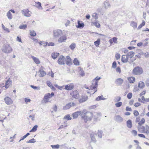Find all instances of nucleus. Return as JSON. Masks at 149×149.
I'll return each instance as SVG.
<instances>
[{
    "instance_id": "obj_33",
    "label": "nucleus",
    "mask_w": 149,
    "mask_h": 149,
    "mask_svg": "<svg viewBox=\"0 0 149 149\" xmlns=\"http://www.w3.org/2000/svg\"><path fill=\"white\" fill-rule=\"evenodd\" d=\"M36 3L37 4L36 7L39 9L42 10L43 8L41 6V4L40 2L38 1L36 2Z\"/></svg>"
},
{
    "instance_id": "obj_47",
    "label": "nucleus",
    "mask_w": 149,
    "mask_h": 149,
    "mask_svg": "<svg viewBox=\"0 0 149 149\" xmlns=\"http://www.w3.org/2000/svg\"><path fill=\"white\" fill-rule=\"evenodd\" d=\"M75 46L76 45L75 43H73L70 45V47L72 50H73L75 48Z\"/></svg>"
},
{
    "instance_id": "obj_6",
    "label": "nucleus",
    "mask_w": 149,
    "mask_h": 149,
    "mask_svg": "<svg viewBox=\"0 0 149 149\" xmlns=\"http://www.w3.org/2000/svg\"><path fill=\"white\" fill-rule=\"evenodd\" d=\"M53 37L55 38H58L63 34L62 30L60 29H56L53 31Z\"/></svg>"
},
{
    "instance_id": "obj_31",
    "label": "nucleus",
    "mask_w": 149,
    "mask_h": 149,
    "mask_svg": "<svg viewBox=\"0 0 149 149\" xmlns=\"http://www.w3.org/2000/svg\"><path fill=\"white\" fill-rule=\"evenodd\" d=\"M92 25H93L98 28H100V24L97 22V21H95L94 22H92Z\"/></svg>"
},
{
    "instance_id": "obj_3",
    "label": "nucleus",
    "mask_w": 149,
    "mask_h": 149,
    "mask_svg": "<svg viewBox=\"0 0 149 149\" xmlns=\"http://www.w3.org/2000/svg\"><path fill=\"white\" fill-rule=\"evenodd\" d=\"M2 52L6 53H10L13 51V49L9 45L5 44L4 45L1 49Z\"/></svg>"
},
{
    "instance_id": "obj_16",
    "label": "nucleus",
    "mask_w": 149,
    "mask_h": 149,
    "mask_svg": "<svg viewBox=\"0 0 149 149\" xmlns=\"http://www.w3.org/2000/svg\"><path fill=\"white\" fill-rule=\"evenodd\" d=\"M82 111H77L73 113L72 114V116L73 118H76L78 117L79 115L81 116V115H82Z\"/></svg>"
},
{
    "instance_id": "obj_21",
    "label": "nucleus",
    "mask_w": 149,
    "mask_h": 149,
    "mask_svg": "<svg viewBox=\"0 0 149 149\" xmlns=\"http://www.w3.org/2000/svg\"><path fill=\"white\" fill-rule=\"evenodd\" d=\"M42 68V67H41L39 70V72L40 73L39 76L41 77H44L46 74V72L43 70Z\"/></svg>"
},
{
    "instance_id": "obj_25",
    "label": "nucleus",
    "mask_w": 149,
    "mask_h": 149,
    "mask_svg": "<svg viewBox=\"0 0 149 149\" xmlns=\"http://www.w3.org/2000/svg\"><path fill=\"white\" fill-rule=\"evenodd\" d=\"M130 25L134 29H135L137 27V22L134 21H132L130 23Z\"/></svg>"
},
{
    "instance_id": "obj_58",
    "label": "nucleus",
    "mask_w": 149,
    "mask_h": 149,
    "mask_svg": "<svg viewBox=\"0 0 149 149\" xmlns=\"http://www.w3.org/2000/svg\"><path fill=\"white\" fill-rule=\"evenodd\" d=\"M131 133L134 136H136L137 134V131L135 130H132L131 131Z\"/></svg>"
},
{
    "instance_id": "obj_44",
    "label": "nucleus",
    "mask_w": 149,
    "mask_h": 149,
    "mask_svg": "<svg viewBox=\"0 0 149 149\" xmlns=\"http://www.w3.org/2000/svg\"><path fill=\"white\" fill-rule=\"evenodd\" d=\"M122 102H119L115 103V105L117 107H119L122 105Z\"/></svg>"
},
{
    "instance_id": "obj_20",
    "label": "nucleus",
    "mask_w": 149,
    "mask_h": 149,
    "mask_svg": "<svg viewBox=\"0 0 149 149\" xmlns=\"http://www.w3.org/2000/svg\"><path fill=\"white\" fill-rule=\"evenodd\" d=\"M129 58L127 55H123L121 57V61L124 63H127L128 62Z\"/></svg>"
},
{
    "instance_id": "obj_60",
    "label": "nucleus",
    "mask_w": 149,
    "mask_h": 149,
    "mask_svg": "<svg viewBox=\"0 0 149 149\" xmlns=\"http://www.w3.org/2000/svg\"><path fill=\"white\" fill-rule=\"evenodd\" d=\"M94 89H92L91 88V86L90 87V89H89V91L88 92H87L88 93H92V94H94V93H93L94 92Z\"/></svg>"
},
{
    "instance_id": "obj_50",
    "label": "nucleus",
    "mask_w": 149,
    "mask_h": 149,
    "mask_svg": "<svg viewBox=\"0 0 149 149\" xmlns=\"http://www.w3.org/2000/svg\"><path fill=\"white\" fill-rule=\"evenodd\" d=\"M64 119L69 120H71L72 119V118H71L69 114H67L64 117Z\"/></svg>"
},
{
    "instance_id": "obj_51",
    "label": "nucleus",
    "mask_w": 149,
    "mask_h": 149,
    "mask_svg": "<svg viewBox=\"0 0 149 149\" xmlns=\"http://www.w3.org/2000/svg\"><path fill=\"white\" fill-rule=\"evenodd\" d=\"M141 55L145 56L146 57H149V54L148 52L145 53L142 52L141 53Z\"/></svg>"
},
{
    "instance_id": "obj_40",
    "label": "nucleus",
    "mask_w": 149,
    "mask_h": 149,
    "mask_svg": "<svg viewBox=\"0 0 149 149\" xmlns=\"http://www.w3.org/2000/svg\"><path fill=\"white\" fill-rule=\"evenodd\" d=\"M121 97L120 96H117L115 97L114 100L116 102H119L121 100Z\"/></svg>"
},
{
    "instance_id": "obj_61",
    "label": "nucleus",
    "mask_w": 149,
    "mask_h": 149,
    "mask_svg": "<svg viewBox=\"0 0 149 149\" xmlns=\"http://www.w3.org/2000/svg\"><path fill=\"white\" fill-rule=\"evenodd\" d=\"M35 139L33 138L28 141L26 142L27 143H34L35 142Z\"/></svg>"
},
{
    "instance_id": "obj_29",
    "label": "nucleus",
    "mask_w": 149,
    "mask_h": 149,
    "mask_svg": "<svg viewBox=\"0 0 149 149\" xmlns=\"http://www.w3.org/2000/svg\"><path fill=\"white\" fill-rule=\"evenodd\" d=\"M134 54V52L132 51H131L128 52L127 54V56L129 58H132L133 57Z\"/></svg>"
},
{
    "instance_id": "obj_28",
    "label": "nucleus",
    "mask_w": 149,
    "mask_h": 149,
    "mask_svg": "<svg viewBox=\"0 0 149 149\" xmlns=\"http://www.w3.org/2000/svg\"><path fill=\"white\" fill-rule=\"evenodd\" d=\"M138 130L139 132L143 133L145 132V127L144 126H140L138 127Z\"/></svg>"
},
{
    "instance_id": "obj_34",
    "label": "nucleus",
    "mask_w": 149,
    "mask_h": 149,
    "mask_svg": "<svg viewBox=\"0 0 149 149\" xmlns=\"http://www.w3.org/2000/svg\"><path fill=\"white\" fill-rule=\"evenodd\" d=\"M145 86V84L144 83L141 81H140L138 84V87L139 88H144Z\"/></svg>"
},
{
    "instance_id": "obj_14",
    "label": "nucleus",
    "mask_w": 149,
    "mask_h": 149,
    "mask_svg": "<svg viewBox=\"0 0 149 149\" xmlns=\"http://www.w3.org/2000/svg\"><path fill=\"white\" fill-rule=\"evenodd\" d=\"M96 136V133L94 132H92L90 133V136L91 141L93 142L96 141L95 136Z\"/></svg>"
},
{
    "instance_id": "obj_24",
    "label": "nucleus",
    "mask_w": 149,
    "mask_h": 149,
    "mask_svg": "<svg viewBox=\"0 0 149 149\" xmlns=\"http://www.w3.org/2000/svg\"><path fill=\"white\" fill-rule=\"evenodd\" d=\"M31 58L37 64H39L40 63V61L38 58L36 57L33 56H31Z\"/></svg>"
},
{
    "instance_id": "obj_52",
    "label": "nucleus",
    "mask_w": 149,
    "mask_h": 149,
    "mask_svg": "<svg viewBox=\"0 0 149 149\" xmlns=\"http://www.w3.org/2000/svg\"><path fill=\"white\" fill-rule=\"evenodd\" d=\"M145 122V120L144 118H142L138 124L140 125H141L143 124Z\"/></svg>"
},
{
    "instance_id": "obj_32",
    "label": "nucleus",
    "mask_w": 149,
    "mask_h": 149,
    "mask_svg": "<svg viewBox=\"0 0 149 149\" xmlns=\"http://www.w3.org/2000/svg\"><path fill=\"white\" fill-rule=\"evenodd\" d=\"M59 54L57 52H54L52 54V57L54 59H56L58 56Z\"/></svg>"
},
{
    "instance_id": "obj_23",
    "label": "nucleus",
    "mask_w": 149,
    "mask_h": 149,
    "mask_svg": "<svg viewBox=\"0 0 149 149\" xmlns=\"http://www.w3.org/2000/svg\"><path fill=\"white\" fill-rule=\"evenodd\" d=\"M66 63L67 65H70L71 64V59L70 57L69 56H66L65 58Z\"/></svg>"
},
{
    "instance_id": "obj_45",
    "label": "nucleus",
    "mask_w": 149,
    "mask_h": 149,
    "mask_svg": "<svg viewBox=\"0 0 149 149\" xmlns=\"http://www.w3.org/2000/svg\"><path fill=\"white\" fill-rule=\"evenodd\" d=\"M145 22L144 21H143L142 23L138 26L137 29H140L142 26H144L145 24Z\"/></svg>"
},
{
    "instance_id": "obj_64",
    "label": "nucleus",
    "mask_w": 149,
    "mask_h": 149,
    "mask_svg": "<svg viewBox=\"0 0 149 149\" xmlns=\"http://www.w3.org/2000/svg\"><path fill=\"white\" fill-rule=\"evenodd\" d=\"M132 93H129L127 94V97L128 99H130L132 98Z\"/></svg>"
},
{
    "instance_id": "obj_37",
    "label": "nucleus",
    "mask_w": 149,
    "mask_h": 149,
    "mask_svg": "<svg viewBox=\"0 0 149 149\" xmlns=\"http://www.w3.org/2000/svg\"><path fill=\"white\" fill-rule=\"evenodd\" d=\"M73 62L74 65H79V61L76 58H75L74 59Z\"/></svg>"
},
{
    "instance_id": "obj_36",
    "label": "nucleus",
    "mask_w": 149,
    "mask_h": 149,
    "mask_svg": "<svg viewBox=\"0 0 149 149\" xmlns=\"http://www.w3.org/2000/svg\"><path fill=\"white\" fill-rule=\"evenodd\" d=\"M7 16L8 19L10 20L12 19L13 18L11 13L9 11L7 13Z\"/></svg>"
},
{
    "instance_id": "obj_55",
    "label": "nucleus",
    "mask_w": 149,
    "mask_h": 149,
    "mask_svg": "<svg viewBox=\"0 0 149 149\" xmlns=\"http://www.w3.org/2000/svg\"><path fill=\"white\" fill-rule=\"evenodd\" d=\"M53 148H57L58 149L59 147V145L58 144H57L56 145H52L51 146Z\"/></svg>"
},
{
    "instance_id": "obj_1",
    "label": "nucleus",
    "mask_w": 149,
    "mask_h": 149,
    "mask_svg": "<svg viewBox=\"0 0 149 149\" xmlns=\"http://www.w3.org/2000/svg\"><path fill=\"white\" fill-rule=\"evenodd\" d=\"M82 113L81 117L85 123L91 120L93 116V113L91 112L86 111V110L84 109L82 111Z\"/></svg>"
},
{
    "instance_id": "obj_30",
    "label": "nucleus",
    "mask_w": 149,
    "mask_h": 149,
    "mask_svg": "<svg viewBox=\"0 0 149 149\" xmlns=\"http://www.w3.org/2000/svg\"><path fill=\"white\" fill-rule=\"evenodd\" d=\"M127 126L129 128H131L132 127V120H128L127 122Z\"/></svg>"
},
{
    "instance_id": "obj_2",
    "label": "nucleus",
    "mask_w": 149,
    "mask_h": 149,
    "mask_svg": "<svg viewBox=\"0 0 149 149\" xmlns=\"http://www.w3.org/2000/svg\"><path fill=\"white\" fill-rule=\"evenodd\" d=\"M101 79L100 77H97L92 81V85L91 86V88L94 90L93 93H95L97 91V88L98 86V81Z\"/></svg>"
},
{
    "instance_id": "obj_9",
    "label": "nucleus",
    "mask_w": 149,
    "mask_h": 149,
    "mask_svg": "<svg viewBox=\"0 0 149 149\" xmlns=\"http://www.w3.org/2000/svg\"><path fill=\"white\" fill-rule=\"evenodd\" d=\"M75 104L74 102H70L67 104L65 106H63V110H66L69 109L71 107L74 106L75 105Z\"/></svg>"
},
{
    "instance_id": "obj_5",
    "label": "nucleus",
    "mask_w": 149,
    "mask_h": 149,
    "mask_svg": "<svg viewBox=\"0 0 149 149\" xmlns=\"http://www.w3.org/2000/svg\"><path fill=\"white\" fill-rule=\"evenodd\" d=\"M133 73L135 75H140L142 74L143 72L142 68L139 66L135 67L133 70Z\"/></svg>"
},
{
    "instance_id": "obj_13",
    "label": "nucleus",
    "mask_w": 149,
    "mask_h": 149,
    "mask_svg": "<svg viewBox=\"0 0 149 149\" xmlns=\"http://www.w3.org/2000/svg\"><path fill=\"white\" fill-rule=\"evenodd\" d=\"M74 87V85L73 83H71L65 85L64 89L67 90H72Z\"/></svg>"
},
{
    "instance_id": "obj_11",
    "label": "nucleus",
    "mask_w": 149,
    "mask_h": 149,
    "mask_svg": "<svg viewBox=\"0 0 149 149\" xmlns=\"http://www.w3.org/2000/svg\"><path fill=\"white\" fill-rule=\"evenodd\" d=\"M65 57L63 56H60L58 58V63L59 65H64L65 64Z\"/></svg>"
},
{
    "instance_id": "obj_46",
    "label": "nucleus",
    "mask_w": 149,
    "mask_h": 149,
    "mask_svg": "<svg viewBox=\"0 0 149 149\" xmlns=\"http://www.w3.org/2000/svg\"><path fill=\"white\" fill-rule=\"evenodd\" d=\"M145 132H144L148 134L149 133V126L147 125H146L145 127Z\"/></svg>"
},
{
    "instance_id": "obj_56",
    "label": "nucleus",
    "mask_w": 149,
    "mask_h": 149,
    "mask_svg": "<svg viewBox=\"0 0 149 149\" xmlns=\"http://www.w3.org/2000/svg\"><path fill=\"white\" fill-rule=\"evenodd\" d=\"M31 87L35 89H37L38 90H40V87H36L34 86L33 85H31Z\"/></svg>"
},
{
    "instance_id": "obj_41",
    "label": "nucleus",
    "mask_w": 149,
    "mask_h": 149,
    "mask_svg": "<svg viewBox=\"0 0 149 149\" xmlns=\"http://www.w3.org/2000/svg\"><path fill=\"white\" fill-rule=\"evenodd\" d=\"M103 132L101 130H98L97 133L98 136L99 138H102Z\"/></svg>"
},
{
    "instance_id": "obj_26",
    "label": "nucleus",
    "mask_w": 149,
    "mask_h": 149,
    "mask_svg": "<svg viewBox=\"0 0 149 149\" xmlns=\"http://www.w3.org/2000/svg\"><path fill=\"white\" fill-rule=\"evenodd\" d=\"M127 80L130 83H133L134 82L135 78L134 77H128Z\"/></svg>"
},
{
    "instance_id": "obj_18",
    "label": "nucleus",
    "mask_w": 149,
    "mask_h": 149,
    "mask_svg": "<svg viewBox=\"0 0 149 149\" xmlns=\"http://www.w3.org/2000/svg\"><path fill=\"white\" fill-rule=\"evenodd\" d=\"M103 6L105 9H108L110 8L111 5L109 1L106 0L104 2Z\"/></svg>"
},
{
    "instance_id": "obj_10",
    "label": "nucleus",
    "mask_w": 149,
    "mask_h": 149,
    "mask_svg": "<svg viewBox=\"0 0 149 149\" xmlns=\"http://www.w3.org/2000/svg\"><path fill=\"white\" fill-rule=\"evenodd\" d=\"M5 103L8 105H10L13 103V101L9 97H5L4 99Z\"/></svg>"
},
{
    "instance_id": "obj_27",
    "label": "nucleus",
    "mask_w": 149,
    "mask_h": 149,
    "mask_svg": "<svg viewBox=\"0 0 149 149\" xmlns=\"http://www.w3.org/2000/svg\"><path fill=\"white\" fill-rule=\"evenodd\" d=\"M46 83L47 86H49L52 90H55V88L52 85V83L49 81H47Z\"/></svg>"
},
{
    "instance_id": "obj_62",
    "label": "nucleus",
    "mask_w": 149,
    "mask_h": 149,
    "mask_svg": "<svg viewBox=\"0 0 149 149\" xmlns=\"http://www.w3.org/2000/svg\"><path fill=\"white\" fill-rule=\"evenodd\" d=\"M120 55L119 54L117 53L116 54L115 57L117 60H118L120 58Z\"/></svg>"
},
{
    "instance_id": "obj_57",
    "label": "nucleus",
    "mask_w": 149,
    "mask_h": 149,
    "mask_svg": "<svg viewBox=\"0 0 149 149\" xmlns=\"http://www.w3.org/2000/svg\"><path fill=\"white\" fill-rule=\"evenodd\" d=\"M116 71L117 72H118L119 74H120L121 72V70L120 67H118L116 68Z\"/></svg>"
},
{
    "instance_id": "obj_39",
    "label": "nucleus",
    "mask_w": 149,
    "mask_h": 149,
    "mask_svg": "<svg viewBox=\"0 0 149 149\" xmlns=\"http://www.w3.org/2000/svg\"><path fill=\"white\" fill-rule=\"evenodd\" d=\"M38 127V126L37 125H35L33 127L32 129L30 131V132H35L37 130V128Z\"/></svg>"
},
{
    "instance_id": "obj_17",
    "label": "nucleus",
    "mask_w": 149,
    "mask_h": 149,
    "mask_svg": "<svg viewBox=\"0 0 149 149\" xmlns=\"http://www.w3.org/2000/svg\"><path fill=\"white\" fill-rule=\"evenodd\" d=\"M67 40L66 36L65 35L61 36L58 39V42L59 43L65 42Z\"/></svg>"
},
{
    "instance_id": "obj_42",
    "label": "nucleus",
    "mask_w": 149,
    "mask_h": 149,
    "mask_svg": "<svg viewBox=\"0 0 149 149\" xmlns=\"http://www.w3.org/2000/svg\"><path fill=\"white\" fill-rule=\"evenodd\" d=\"M39 43L40 45H42L44 46H45L47 45L48 42H45L44 41H40L39 42Z\"/></svg>"
},
{
    "instance_id": "obj_12",
    "label": "nucleus",
    "mask_w": 149,
    "mask_h": 149,
    "mask_svg": "<svg viewBox=\"0 0 149 149\" xmlns=\"http://www.w3.org/2000/svg\"><path fill=\"white\" fill-rule=\"evenodd\" d=\"M88 99V97L86 95H82L81 96L78 100L79 102L80 103H83L86 102Z\"/></svg>"
},
{
    "instance_id": "obj_63",
    "label": "nucleus",
    "mask_w": 149,
    "mask_h": 149,
    "mask_svg": "<svg viewBox=\"0 0 149 149\" xmlns=\"http://www.w3.org/2000/svg\"><path fill=\"white\" fill-rule=\"evenodd\" d=\"M130 58V59H129L128 61V62L130 63H132L134 61L136 60V59L134 58H133V57L132 58Z\"/></svg>"
},
{
    "instance_id": "obj_49",
    "label": "nucleus",
    "mask_w": 149,
    "mask_h": 149,
    "mask_svg": "<svg viewBox=\"0 0 149 149\" xmlns=\"http://www.w3.org/2000/svg\"><path fill=\"white\" fill-rule=\"evenodd\" d=\"M27 28L26 24L21 25L19 26V28L20 29H25Z\"/></svg>"
},
{
    "instance_id": "obj_53",
    "label": "nucleus",
    "mask_w": 149,
    "mask_h": 149,
    "mask_svg": "<svg viewBox=\"0 0 149 149\" xmlns=\"http://www.w3.org/2000/svg\"><path fill=\"white\" fill-rule=\"evenodd\" d=\"M30 35L31 36H34L36 35L35 32L33 30H30Z\"/></svg>"
},
{
    "instance_id": "obj_35",
    "label": "nucleus",
    "mask_w": 149,
    "mask_h": 149,
    "mask_svg": "<svg viewBox=\"0 0 149 149\" xmlns=\"http://www.w3.org/2000/svg\"><path fill=\"white\" fill-rule=\"evenodd\" d=\"M78 25L76 26L77 28H83L84 26V24L83 23H80V22L79 21H78Z\"/></svg>"
},
{
    "instance_id": "obj_8",
    "label": "nucleus",
    "mask_w": 149,
    "mask_h": 149,
    "mask_svg": "<svg viewBox=\"0 0 149 149\" xmlns=\"http://www.w3.org/2000/svg\"><path fill=\"white\" fill-rule=\"evenodd\" d=\"M70 95L72 97L76 99H78L79 96V93L77 90H75L71 92L70 93Z\"/></svg>"
},
{
    "instance_id": "obj_38",
    "label": "nucleus",
    "mask_w": 149,
    "mask_h": 149,
    "mask_svg": "<svg viewBox=\"0 0 149 149\" xmlns=\"http://www.w3.org/2000/svg\"><path fill=\"white\" fill-rule=\"evenodd\" d=\"M105 99V98L103 97V96L102 95L100 96H99L97 97L96 98V100L97 101L100 100H104Z\"/></svg>"
},
{
    "instance_id": "obj_7",
    "label": "nucleus",
    "mask_w": 149,
    "mask_h": 149,
    "mask_svg": "<svg viewBox=\"0 0 149 149\" xmlns=\"http://www.w3.org/2000/svg\"><path fill=\"white\" fill-rule=\"evenodd\" d=\"M21 12L25 17H29L31 16V12L28 9H24L21 11Z\"/></svg>"
},
{
    "instance_id": "obj_54",
    "label": "nucleus",
    "mask_w": 149,
    "mask_h": 149,
    "mask_svg": "<svg viewBox=\"0 0 149 149\" xmlns=\"http://www.w3.org/2000/svg\"><path fill=\"white\" fill-rule=\"evenodd\" d=\"M92 16L93 18L95 19H97L98 18L97 14L96 13H93L92 14Z\"/></svg>"
},
{
    "instance_id": "obj_22",
    "label": "nucleus",
    "mask_w": 149,
    "mask_h": 149,
    "mask_svg": "<svg viewBox=\"0 0 149 149\" xmlns=\"http://www.w3.org/2000/svg\"><path fill=\"white\" fill-rule=\"evenodd\" d=\"M123 81H124L123 79L119 78L116 80L115 81V83L117 85H120L123 83Z\"/></svg>"
},
{
    "instance_id": "obj_43",
    "label": "nucleus",
    "mask_w": 149,
    "mask_h": 149,
    "mask_svg": "<svg viewBox=\"0 0 149 149\" xmlns=\"http://www.w3.org/2000/svg\"><path fill=\"white\" fill-rule=\"evenodd\" d=\"M100 40L98 39L97 41L94 42V45L96 47H98L100 44Z\"/></svg>"
},
{
    "instance_id": "obj_59",
    "label": "nucleus",
    "mask_w": 149,
    "mask_h": 149,
    "mask_svg": "<svg viewBox=\"0 0 149 149\" xmlns=\"http://www.w3.org/2000/svg\"><path fill=\"white\" fill-rule=\"evenodd\" d=\"M117 64L116 63L115 61H114L112 64V67L113 68H115L116 67Z\"/></svg>"
},
{
    "instance_id": "obj_4",
    "label": "nucleus",
    "mask_w": 149,
    "mask_h": 149,
    "mask_svg": "<svg viewBox=\"0 0 149 149\" xmlns=\"http://www.w3.org/2000/svg\"><path fill=\"white\" fill-rule=\"evenodd\" d=\"M54 93L52 92L51 94L48 93L45 94L43 100L42 101V103H46L50 102L49 99L54 95Z\"/></svg>"
},
{
    "instance_id": "obj_19",
    "label": "nucleus",
    "mask_w": 149,
    "mask_h": 149,
    "mask_svg": "<svg viewBox=\"0 0 149 149\" xmlns=\"http://www.w3.org/2000/svg\"><path fill=\"white\" fill-rule=\"evenodd\" d=\"M12 81L9 79L6 82L5 85L3 86L6 88H8L11 85Z\"/></svg>"
},
{
    "instance_id": "obj_48",
    "label": "nucleus",
    "mask_w": 149,
    "mask_h": 149,
    "mask_svg": "<svg viewBox=\"0 0 149 149\" xmlns=\"http://www.w3.org/2000/svg\"><path fill=\"white\" fill-rule=\"evenodd\" d=\"M94 116L95 117V119L96 120L99 116H100L101 115V114L100 113H95L94 114Z\"/></svg>"
},
{
    "instance_id": "obj_15",
    "label": "nucleus",
    "mask_w": 149,
    "mask_h": 149,
    "mask_svg": "<svg viewBox=\"0 0 149 149\" xmlns=\"http://www.w3.org/2000/svg\"><path fill=\"white\" fill-rule=\"evenodd\" d=\"M114 120L118 123H121L123 121V118L119 115H116L114 116Z\"/></svg>"
}]
</instances>
